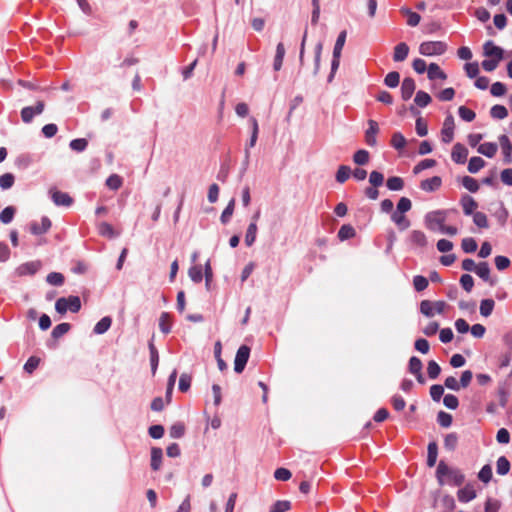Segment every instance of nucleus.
<instances>
[{
	"instance_id": "nucleus-1",
	"label": "nucleus",
	"mask_w": 512,
	"mask_h": 512,
	"mask_svg": "<svg viewBox=\"0 0 512 512\" xmlns=\"http://www.w3.org/2000/svg\"><path fill=\"white\" fill-rule=\"evenodd\" d=\"M449 478V483L461 486L465 481L464 474L456 468H450L444 461H440L436 470V478L440 486L445 484L444 477Z\"/></svg>"
},
{
	"instance_id": "nucleus-2",
	"label": "nucleus",
	"mask_w": 512,
	"mask_h": 512,
	"mask_svg": "<svg viewBox=\"0 0 512 512\" xmlns=\"http://www.w3.org/2000/svg\"><path fill=\"white\" fill-rule=\"evenodd\" d=\"M484 55L489 57L490 59H485L482 61V68L487 72L494 71L499 62L503 59V49L499 46H496L492 41H487L484 46Z\"/></svg>"
},
{
	"instance_id": "nucleus-3",
	"label": "nucleus",
	"mask_w": 512,
	"mask_h": 512,
	"mask_svg": "<svg viewBox=\"0 0 512 512\" xmlns=\"http://www.w3.org/2000/svg\"><path fill=\"white\" fill-rule=\"evenodd\" d=\"M55 309L59 314H65L68 310L73 313L81 309V301L78 296L61 297L55 303Z\"/></svg>"
},
{
	"instance_id": "nucleus-4",
	"label": "nucleus",
	"mask_w": 512,
	"mask_h": 512,
	"mask_svg": "<svg viewBox=\"0 0 512 512\" xmlns=\"http://www.w3.org/2000/svg\"><path fill=\"white\" fill-rule=\"evenodd\" d=\"M447 50V44L443 41H425L419 46V53L423 56L442 55Z\"/></svg>"
},
{
	"instance_id": "nucleus-5",
	"label": "nucleus",
	"mask_w": 512,
	"mask_h": 512,
	"mask_svg": "<svg viewBox=\"0 0 512 512\" xmlns=\"http://www.w3.org/2000/svg\"><path fill=\"white\" fill-rule=\"evenodd\" d=\"M447 212L443 210L429 212L425 216V226L430 231L441 230L445 224Z\"/></svg>"
},
{
	"instance_id": "nucleus-6",
	"label": "nucleus",
	"mask_w": 512,
	"mask_h": 512,
	"mask_svg": "<svg viewBox=\"0 0 512 512\" xmlns=\"http://www.w3.org/2000/svg\"><path fill=\"white\" fill-rule=\"evenodd\" d=\"M446 306L444 301L431 302L429 300H423L420 303V312L427 317H433L435 313L442 314Z\"/></svg>"
},
{
	"instance_id": "nucleus-7",
	"label": "nucleus",
	"mask_w": 512,
	"mask_h": 512,
	"mask_svg": "<svg viewBox=\"0 0 512 512\" xmlns=\"http://www.w3.org/2000/svg\"><path fill=\"white\" fill-rule=\"evenodd\" d=\"M45 109V102L39 100L35 106H26L21 110V119L24 123H30L35 115H40Z\"/></svg>"
},
{
	"instance_id": "nucleus-8",
	"label": "nucleus",
	"mask_w": 512,
	"mask_h": 512,
	"mask_svg": "<svg viewBox=\"0 0 512 512\" xmlns=\"http://www.w3.org/2000/svg\"><path fill=\"white\" fill-rule=\"evenodd\" d=\"M250 356V348L247 345H242L237 350L235 360H234V370L236 373H241Z\"/></svg>"
},
{
	"instance_id": "nucleus-9",
	"label": "nucleus",
	"mask_w": 512,
	"mask_h": 512,
	"mask_svg": "<svg viewBox=\"0 0 512 512\" xmlns=\"http://www.w3.org/2000/svg\"><path fill=\"white\" fill-rule=\"evenodd\" d=\"M441 137L444 143H450L454 138V118L448 115L443 123L441 130Z\"/></svg>"
},
{
	"instance_id": "nucleus-10",
	"label": "nucleus",
	"mask_w": 512,
	"mask_h": 512,
	"mask_svg": "<svg viewBox=\"0 0 512 512\" xmlns=\"http://www.w3.org/2000/svg\"><path fill=\"white\" fill-rule=\"evenodd\" d=\"M379 132L378 123L375 120L368 121V129L365 132V141L367 145L374 147L377 144V134Z\"/></svg>"
},
{
	"instance_id": "nucleus-11",
	"label": "nucleus",
	"mask_w": 512,
	"mask_h": 512,
	"mask_svg": "<svg viewBox=\"0 0 512 512\" xmlns=\"http://www.w3.org/2000/svg\"><path fill=\"white\" fill-rule=\"evenodd\" d=\"M468 149L461 143H456L451 152L452 160L457 164H464L467 160Z\"/></svg>"
},
{
	"instance_id": "nucleus-12",
	"label": "nucleus",
	"mask_w": 512,
	"mask_h": 512,
	"mask_svg": "<svg viewBox=\"0 0 512 512\" xmlns=\"http://www.w3.org/2000/svg\"><path fill=\"white\" fill-rule=\"evenodd\" d=\"M51 225V220L48 217L44 216L41 218L40 223L32 222L30 224V231L34 235H41L48 232L51 228Z\"/></svg>"
},
{
	"instance_id": "nucleus-13",
	"label": "nucleus",
	"mask_w": 512,
	"mask_h": 512,
	"mask_svg": "<svg viewBox=\"0 0 512 512\" xmlns=\"http://www.w3.org/2000/svg\"><path fill=\"white\" fill-rule=\"evenodd\" d=\"M415 89H416L415 81L410 77L404 78V80L402 81V84H401L402 99L404 101L409 100L412 97Z\"/></svg>"
},
{
	"instance_id": "nucleus-14",
	"label": "nucleus",
	"mask_w": 512,
	"mask_h": 512,
	"mask_svg": "<svg viewBox=\"0 0 512 512\" xmlns=\"http://www.w3.org/2000/svg\"><path fill=\"white\" fill-rule=\"evenodd\" d=\"M51 197L55 205L57 206H70L73 203L72 197L65 192L54 190L51 191Z\"/></svg>"
},
{
	"instance_id": "nucleus-15",
	"label": "nucleus",
	"mask_w": 512,
	"mask_h": 512,
	"mask_svg": "<svg viewBox=\"0 0 512 512\" xmlns=\"http://www.w3.org/2000/svg\"><path fill=\"white\" fill-rule=\"evenodd\" d=\"M442 179L439 176H433L421 181L420 188L426 192H433L441 187Z\"/></svg>"
},
{
	"instance_id": "nucleus-16",
	"label": "nucleus",
	"mask_w": 512,
	"mask_h": 512,
	"mask_svg": "<svg viewBox=\"0 0 512 512\" xmlns=\"http://www.w3.org/2000/svg\"><path fill=\"white\" fill-rule=\"evenodd\" d=\"M409 54V46L405 42L398 43L394 47L393 60L395 62L404 61Z\"/></svg>"
},
{
	"instance_id": "nucleus-17",
	"label": "nucleus",
	"mask_w": 512,
	"mask_h": 512,
	"mask_svg": "<svg viewBox=\"0 0 512 512\" xmlns=\"http://www.w3.org/2000/svg\"><path fill=\"white\" fill-rule=\"evenodd\" d=\"M391 220L401 231L408 229L411 225L410 220L405 216V213L394 211L391 215Z\"/></svg>"
},
{
	"instance_id": "nucleus-18",
	"label": "nucleus",
	"mask_w": 512,
	"mask_h": 512,
	"mask_svg": "<svg viewBox=\"0 0 512 512\" xmlns=\"http://www.w3.org/2000/svg\"><path fill=\"white\" fill-rule=\"evenodd\" d=\"M461 205L465 215H472L478 207L477 202L469 195H465L461 199Z\"/></svg>"
},
{
	"instance_id": "nucleus-19",
	"label": "nucleus",
	"mask_w": 512,
	"mask_h": 512,
	"mask_svg": "<svg viewBox=\"0 0 512 512\" xmlns=\"http://www.w3.org/2000/svg\"><path fill=\"white\" fill-rule=\"evenodd\" d=\"M457 496L460 502L466 503L473 500L476 497V491L472 486L467 485L464 488L458 490Z\"/></svg>"
},
{
	"instance_id": "nucleus-20",
	"label": "nucleus",
	"mask_w": 512,
	"mask_h": 512,
	"mask_svg": "<svg viewBox=\"0 0 512 512\" xmlns=\"http://www.w3.org/2000/svg\"><path fill=\"white\" fill-rule=\"evenodd\" d=\"M427 75H428V78L430 80H435L437 78H439L441 80H446L447 79L446 73L443 70H441L439 65L436 64V63H431L428 66Z\"/></svg>"
},
{
	"instance_id": "nucleus-21",
	"label": "nucleus",
	"mask_w": 512,
	"mask_h": 512,
	"mask_svg": "<svg viewBox=\"0 0 512 512\" xmlns=\"http://www.w3.org/2000/svg\"><path fill=\"white\" fill-rule=\"evenodd\" d=\"M475 273L484 281L489 282L490 285L494 284V281L490 279V267L487 262H481L477 265Z\"/></svg>"
},
{
	"instance_id": "nucleus-22",
	"label": "nucleus",
	"mask_w": 512,
	"mask_h": 512,
	"mask_svg": "<svg viewBox=\"0 0 512 512\" xmlns=\"http://www.w3.org/2000/svg\"><path fill=\"white\" fill-rule=\"evenodd\" d=\"M163 452L161 448L153 447L151 449V468L157 471L161 467Z\"/></svg>"
},
{
	"instance_id": "nucleus-23",
	"label": "nucleus",
	"mask_w": 512,
	"mask_h": 512,
	"mask_svg": "<svg viewBox=\"0 0 512 512\" xmlns=\"http://www.w3.org/2000/svg\"><path fill=\"white\" fill-rule=\"evenodd\" d=\"M402 15L407 16V24L411 27H415L419 24L421 17L418 13L411 11L407 7L400 9Z\"/></svg>"
},
{
	"instance_id": "nucleus-24",
	"label": "nucleus",
	"mask_w": 512,
	"mask_h": 512,
	"mask_svg": "<svg viewBox=\"0 0 512 512\" xmlns=\"http://www.w3.org/2000/svg\"><path fill=\"white\" fill-rule=\"evenodd\" d=\"M498 150L497 144L492 142H486L478 147V152L485 155L486 157L492 158L495 156Z\"/></svg>"
},
{
	"instance_id": "nucleus-25",
	"label": "nucleus",
	"mask_w": 512,
	"mask_h": 512,
	"mask_svg": "<svg viewBox=\"0 0 512 512\" xmlns=\"http://www.w3.org/2000/svg\"><path fill=\"white\" fill-rule=\"evenodd\" d=\"M428 455H427V465L429 467H433L436 464L437 456H438V445L435 441L430 442L428 444Z\"/></svg>"
},
{
	"instance_id": "nucleus-26",
	"label": "nucleus",
	"mask_w": 512,
	"mask_h": 512,
	"mask_svg": "<svg viewBox=\"0 0 512 512\" xmlns=\"http://www.w3.org/2000/svg\"><path fill=\"white\" fill-rule=\"evenodd\" d=\"M411 242L419 247H425L427 245V237L420 230H413L410 234Z\"/></svg>"
},
{
	"instance_id": "nucleus-27",
	"label": "nucleus",
	"mask_w": 512,
	"mask_h": 512,
	"mask_svg": "<svg viewBox=\"0 0 512 512\" xmlns=\"http://www.w3.org/2000/svg\"><path fill=\"white\" fill-rule=\"evenodd\" d=\"M112 324V319L109 316L103 317L99 322L94 326L95 334H104L110 328Z\"/></svg>"
},
{
	"instance_id": "nucleus-28",
	"label": "nucleus",
	"mask_w": 512,
	"mask_h": 512,
	"mask_svg": "<svg viewBox=\"0 0 512 512\" xmlns=\"http://www.w3.org/2000/svg\"><path fill=\"white\" fill-rule=\"evenodd\" d=\"M171 327H172V321H171L170 314L167 313V312H163L160 315V318H159V328H160V330L163 333L168 334L171 331Z\"/></svg>"
},
{
	"instance_id": "nucleus-29",
	"label": "nucleus",
	"mask_w": 512,
	"mask_h": 512,
	"mask_svg": "<svg viewBox=\"0 0 512 512\" xmlns=\"http://www.w3.org/2000/svg\"><path fill=\"white\" fill-rule=\"evenodd\" d=\"M355 234H356L355 229L351 225L345 224V225H342L341 228L339 229L338 238L341 241H344V240L353 238L355 236Z\"/></svg>"
},
{
	"instance_id": "nucleus-30",
	"label": "nucleus",
	"mask_w": 512,
	"mask_h": 512,
	"mask_svg": "<svg viewBox=\"0 0 512 512\" xmlns=\"http://www.w3.org/2000/svg\"><path fill=\"white\" fill-rule=\"evenodd\" d=\"M386 186L391 191H400L404 187V181L398 176L389 177L387 179Z\"/></svg>"
},
{
	"instance_id": "nucleus-31",
	"label": "nucleus",
	"mask_w": 512,
	"mask_h": 512,
	"mask_svg": "<svg viewBox=\"0 0 512 512\" xmlns=\"http://www.w3.org/2000/svg\"><path fill=\"white\" fill-rule=\"evenodd\" d=\"M496 471L499 475H506L510 471V462L505 456L498 458L496 463Z\"/></svg>"
},
{
	"instance_id": "nucleus-32",
	"label": "nucleus",
	"mask_w": 512,
	"mask_h": 512,
	"mask_svg": "<svg viewBox=\"0 0 512 512\" xmlns=\"http://www.w3.org/2000/svg\"><path fill=\"white\" fill-rule=\"evenodd\" d=\"M257 230H258L257 224H255V223L249 224L246 234H245V244L248 247H250L255 242Z\"/></svg>"
},
{
	"instance_id": "nucleus-33",
	"label": "nucleus",
	"mask_w": 512,
	"mask_h": 512,
	"mask_svg": "<svg viewBox=\"0 0 512 512\" xmlns=\"http://www.w3.org/2000/svg\"><path fill=\"white\" fill-rule=\"evenodd\" d=\"M431 101L432 99L430 95L422 90L418 91L414 98L415 104L419 107H426L427 105L430 104Z\"/></svg>"
},
{
	"instance_id": "nucleus-34",
	"label": "nucleus",
	"mask_w": 512,
	"mask_h": 512,
	"mask_svg": "<svg viewBox=\"0 0 512 512\" xmlns=\"http://www.w3.org/2000/svg\"><path fill=\"white\" fill-rule=\"evenodd\" d=\"M391 146L396 150H402L406 146V139L400 132H395L391 137Z\"/></svg>"
},
{
	"instance_id": "nucleus-35",
	"label": "nucleus",
	"mask_w": 512,
	"mask_h": 512,
	"mask_svg": "<svg viewBox=\"0 0 512 512\" xmlns=\"http://www.w3.org/2000/svg\"><path fill=\"white\" fill-rule=\"evenodd\" d=\"M485 166V161L478 156L472 157L468 163V171L470 173H477Z\"/></svg>"
},
{
	"instance_id": "nucleus-36",
	"label": "nucleus",
	"mask_w": 512,
	"mask_h": 512,
	"mask_svg": "<svg viewBox=\"0 0 512 512\" xmlns=\"http://www.w3.org/2000/svg\"><path fill=\"white\" fill-rule=\"evenodd\" d=\"M346 36H347V32L345 30H343L342 32H340V34L337 37V40H336V43L334 46V50H333V55H335L336 57H341V52L345 45Z\"/></svg>"
},
{
	"instance_id": "nucleus-37",
	"label": "nucleus",
	"mask_w": 512,
	"mask_h": 512,
	"mask_svg": "<svg viewBox=\"0 0 512 512\" xmlns=\"http://www.w3.org/2000/svg\"><path fill=\"white\" fill-rule=\"evenodd\" d=\"M251 122H252V134H251V138H250L248 147L246 148V157L247 158L249 156L248 148H252L255 146L257 138H258V132H259V126H258L257 120L255 118H252Z\"/></svg>"
},
{
	"instance_id": "nucleus-38",
	"label": "nucleus",
	"mask_w": 512,
	"mask_h": 512,
	"mask_svg": "<svg viewBox=\"0 0 512 512\" xmlns=\"http://www.w3.org/2000/svg\"><path fill=\"white\" fill-rule=\"evenodd\" d=\"M400 74L396 71L389 72L384 78V84L390 88H395L399 85Z\"/></svg>"
},
{
	"instance_id": "nucleus-39",
	"label": "nucleus",
	"mask_w": 512,
	"mask_h": 512,
	"mask_svg": "<svg viewBox=\"0 0 512 512\" xmlns=\"http://www.w3.org/2000/svg\"><path fill=\"white\" fill-rule=\"evenodd\" d=\"M458 444V436L456 433H449L444 438V447L448 451H454Z\"/></svg>"
},
{
	"instance_id": "nucleus-40",
	"label": "nucleus",
	"mask_w": 512,
	"mask_h": 512,
	"mask_svg": "<svg viewBox=\"0 0 512 512\" xmlns=\"http://www.w3.org/2000/svg\"><path fill=\"white\" fill-rule=\"evenodd\" d=\"M495 302L492 299H484L480 304V314L484 317H488L491 315Z\"/></svg>"
},
{
	"instance_id": "nucleus-41",
	"label": "nucleus",
	"mask_w": 512,
	"mask_h": 512,
	"mask_svg": "<svg viewBox=\"0 0 512 512\" xmlns=\"http://www.w3.org/2000/svg\"><path fill=\"white\" fill-rule=\"evenodd\" d=\"M234 208H235V199H231L229 201L228 205L226 206V208L223 210L221 217H220L221 222L223 224H226L229 222L231 216L233 215Z\"/></svg>"
},
{
	"instance_id": "nucleus-42",
	"label": "nucleus",
	"mask_w": 512,
	"mask_h": 512,
	"mask_svg": "<svg viewBox=\"0 0 512 512\" xmlns=\"http://www.w3.org/2000/svg\"><path fill=\"white\" fill-rule=\"evenodd\" d=\"M462 185L472 193H475L479 190V184L477 180L470 176H464L462 178Z\"/></svg>"
},
{
	"instance_id": "nucleus-43",
	"label": "nucleus",
	"mask_w": 512,
	"mask_h": 512,
	"mask_svg": "<svg viewBox=\"0 0 512 512\" xmlns=\"http://www.w3.org/2000/svg\"><path fill=\"white\" fill-rule=\"evenodd\" d=\"M422 367H423L422 361L418 357L412 356L410 358L408 370L411 374L415 375L417 373L422 372Z\"/></svg>"
},
{
	"instance_id": "nucleus-44",
	"label": "nucleus",
	"mask_w": 512,
	"mask_h": 512,
	"mask_svg": "<svg viewBox=\"0 0 512 512\" xmlns=\"http://www.w3.org/2000/svg\"><path fill=\"white\" fill-rule=\"evenodd\" d=\"M490 114L495 119H504L508 115V110L505 106L497 104L491 108Z\"/></svg>"
},
{
	"instance_id": "nucleus-45",
	"label": "nucleus",
	"mask_w": 512,
	"mask_h": 512,
	"mask_svg": "<svg viewBox=\"0 0 512 512\" xmlns=\"http://www.w3.org/2000/svg\"><path fill=\"white\" fill-rule=\"evenodd\" d=\"M369 152L367 150L361 149L355 152L353 155V161L357 165H365L369 161Z\"/></svg>"
},
{
	"instance_id": "nucleus-46",
	"label": "nucleus",
	"mask_w": 512,
	"mask_h": 512,
	"mask_svg": "<svg viewBox=\"0 0 512 512\" xmlns=\"http://www.w3.org/2000/svg\"><path fill=\"white\" fill-rule=\"evenodd\" d=\"M351 174V169L349 166L341 165L339 166L337 172H336V181L339 183H344Z\"/></svg>"
},
{
	"instance_id": "nucleus-47",
	"label": "nucleus",
	"mask_w": 512,
	"mask_h": 512,
	"mask_svg": "<svg viewBox=\"0 0 512 512\" xmlns=\"http://www.w3.org/2000/svg\"><path fill=\"white\" fill-rule=\"evenodd\" d=\"M291 509V502L288 500H278L276 501L271 509L270 512H287Z\"/></svg>"
},
{
	"instance_id": "nucleus-48",
	"label": "nucleus",
	"mask_w": 512,
	"mask_h": 512,
	"mask_svg": "<svg viewBox=\"0 0 512 512\" xmlns=\"http://www.w3.org/2000/svg\"><path fill=\"white\" fill-rule=\"evenodd\" d=\"M15 208L12 206H8L2 210L0 213V221L4 224H8L13 220V217L15 215Z\"/></svg>"
},
{
	"instance_id": "nucleus-49",
	"label": "nucleus",
	"mask_w": 512,
	"mask_h": 512,
	"mask_svg": "<svg viewBox=\"0 0 512 512\" xmlns=\"http://www.w3.org/2000/svg\"><path fill=\"white\" fill-rule=\"evenodd\" d=\"M461 247L466 253H473L477 250V242L472 237H467L462 240Z\"/></svg>"
},
{
	"instance_id": "nucleus-50",
	"label": "nucleus",
	"mask_w": 512,
	"mask_h": 512,
	"mask_svg": "<svg viewBox=\"0 0 512 512\" xmlns=\"http://www.w3.org/2000/svg\"><path fill=\"white\" fill-rule=\"evenodd\" d=\"M123 184L122 178L117 174L110 175L106 180V185L111 190H118Z\"/></svg>"
},
{
	"instance_id": "nucleus-51",
	"label": "nucleus",
	"mask_w": 512,
	"mask_h": 512,
	"mask_svg": "<svg viewBox=\"0 0 512 512\" xmlns=\"http://www.w3.org/2000/svg\"><path fill=\"white\" fill-rule=\"evenodd\" d=\"M15 177L12 173H5L0 176V187L3 190H7L13 186Z\"/></svg>"
},
{
	"instance_id": "nucleus-52",
	"label": "nucleus",
	"mask_w": 512,
	"mask_h": 512,
	"mask_svg": "<svg viewBox=\"0 0 512 512\" xmlns=\"http://www.w3.org/2000/svg\"><path fill=\"white\" fill-rule=\"evenodd\" d=\"M71 326L69 323H60L57 326H55L52 330V337L57 339L65 335L69 330Z\"/></svg>"
},
{
	"instance_id": "nucleus-53",
	"label": "nucleus",
	"mask_w": 512,
	"mask_h": 512,
	"mask_svg": "<svg viewBox=\"0 0 512 512\" xmlns=\"http://www.w3.org/2000/svg\"><path fill=\"white\" fill-rule=\"evenodd\" d=\"M435 165L436 161L434 159H424L413 168V173L418 174L425 169L434 167Z\"/></svg>"
},
{
	"instance_id": "nucleus-54",
	"label": "nucleus",
	"mask_w": 512,
	"mask_h": 512,
	"mask_svg": "<svg viewBox=\"0 0 512 512\" xmlns=\"http://www.w3.org/2000/svg\"><path fill=\"white\" fill-rule=\"evenodd\" d=\"M40 364V358L37 356H31L24 365V370L28 374H32Z\"/></svg>"
},
{
	"instance_id": "nucleus-55",
	"label": "nucleus",
	"mask_w": 512,
	"mask_h": 512,
	"mask_svg": "<svg viewBox=\"0 0 512 512\" xmlns=\"http://www.w3.org/2000/svg\"><path fill=\"white\" fill-rule=\"evenodd\" d=\"M47 282L54 286H61L64 283V276L59 272H51L47 275Z\"/></svg>"
},
{
	"instance_id": "nucleus-56",
	"label": "nucleus",
	"mask_w": 512,
	"mask_h": 512,
	"mask_svg": "<svg viewBox=\"0 0 512 512\" xmlns=\"http://www.w3.org/2000/svg\"><path fill=\"white\" fill-rule=\"evenodd\" d=\"M441 372V368L434 360H430L427 366V373L430 379H436Z\"/></svg>"
},
{
	"instance_id": "nucleus-57",
	"label": "nucleus",
	"mask_w": 512,
	"mask_h": 512,
	"mask_svg": "<svg viewBox=\"0 0 512 512\" xmlns=\"http://www.w3.org/2000/svg\"><path fill=\"white\" fill-rule=\"evenodd\" d=\"M69 146L72 150H74L76 152H82L87 148L88 142L84 138H77V139L72 140L70 142Z\"/></svg>"
},
{
	"instance_id": "nucleus-58",
	"label": "nucleus",
	"mask_w": 512,
	"mask_h": 512,
	"mask_svg": "<svg viewBox=\"0 0 512 512\" xmlns=\"http://www.w3.org/2000/svg\"><path fill=\"white\" fill-rule=\"evenodd\" d=\"M458 113L461 119L467 122L473 121L476 117L475 112L465 106H460L458 109Z\"/></svg>"
},
{
	"instance_id": "nucleus-59",
	"label": "nucleus",
	"mask_w": 512,
	"mask_h": 512,
	"mask_svg": "<svg viewBox=\"0 0 512 512\" xmlns=\"http://www.w3.org/2000/svg\"><path fill=\"white\" fill-rule=\"evenodd\" d=\"M412 208V202L407 197H401L397 203L396 212L406 213Z\"/></svg>"
},
{
	"instance_id": "nucleus-60",
	"label": "nucleus",
	"mask_w": 512,
	"mask_h": 512,
	"mask_svg": "<svg viewBox=\"0 0 512 512\" xmlns=\"http://www.w3.org/2000/svg\"><path fill=\"white\" fill-rule=\"evenodd\" d=\"M478 478L484 482L488 483L492 479V468L490 465H484L478 473Z\"/></svg>"
},
{
	"instance_id": "nucleus-61",
	"label": "nucleus",
	"mask_w": 512,
	"mask_h": 512,
	"mask_svg": "<svg viewBox=\"0 0 512 512\" xmlns=\"http://www.w3.org/2000/svg\"><path fill=\"white\" fill-rule=\"evenodd\" d=\"M428 280L424 276L417 275L413 279V285L416 291L420 292L428 287Z\"/></svg>"
},
{
	"instance_id": "nucleus-62",
	"label": "nucleus",
	"mask_w": 512,
	"mask_h": 512,
	"mask_svg": "<svg viewBox=\"0 0 512 512\" xmlns=\"http://www.w3.org/2000/svg\"><path fill=\"white\" fill-rule=\"evenodd\" d=\"M437 422L442 427H449L452 424V416L444 411H440L437 415Z\"/></svg>"
},
{
	"instance_id": "nucleus-63",
	"label": "nucleus",
	"mask_w": 512,
	"mask_h": 512,
	"mask_svg": "<svg viewBox=\"0 0 512 512\" xmlns=\"http://www.w3.org/2000/svg\"><path fill=\"white\" fill-rule=\"evenodd\" d=\"M473 221L475 225H477L480 228L488 227V219L486 214H484L483 212H475L473 214Z\"/></svg>"
},
{
	"instance_id": "nucleus-64",
	"label": "nucleus",
	"mask_w": 512,
	"mask_h": 512,
	"mask_svg": "<svg viewBox=\"0 0 512 512\" xmlns=\"http://www.w3.org/2000/svg\"><path fill=\"white\" fill-rule=\"evenodd\" d=\"M460 284L466 292H470L474 286V279L470 274H463L460 278Z\"/></svg>"
}]
</instances>
